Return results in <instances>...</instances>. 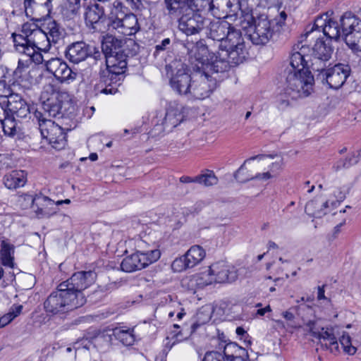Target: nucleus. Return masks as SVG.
<instances>
[{"label":"nucleus","instance_id":"nucleus-39","mask_svg":"<svg viewBox=\"0 0 361 361\" xmlns=\"http://www.w3.org/2000/svg\"><path fill=\"white\" fill-rule=\"evenodd\" d=\"M164 4L171 18H178L184 11L188 10L185 0H164Z\"/></svg>","mask_w":361,"mask_h":361},{"label":"nucleus","instance_id":"nucleus-45","mask_svg":"<svg viewBox=\"0 0 361 361\" xmlns=\"http://www.w3.org/2000/svg\"><path fill=\"white\" fill-rule=\"evenodd\" d=\"M195 183H198L204 186H212L217 184L218 178L214 171L207 170L204 173L195 177Z\"/></svg>","mask_w":361,"mask_h":361},{"label":"nucleus","instance_id":"nucleus-35","mask_svg":"<svg viewBox=\"0 0 361 361\" xmlns=\"http://www.w3.org/2000/svg\"><path fill=\"white\" fill-rule=\"evenodd\" d=\"M43 30L51 43L54 44L62 39L65 35L64 29L54 20L49 19L44 23Z\"/></svg>","mask_w":361,"mask_h":361},{"label":"nucleus","instance_id":"nucleus-8","mask_svg":"<svg viewBox=\"0 0 361 361\" xmlns=\"http://www.w3.org/2000/svg\"><path fill=\"white\" fill-rule=\"evenodd\" d=\"M34 116L37 119L41 135L52 147L59 150L65 147L67 140L63 129L54 121L46 118L41 111L36 110Z\"/></svg>","mask_w":361,"mask_h":361},{"label":"nucleus","instance_id":"nucleus-53","mask_svg":"<svg viewBox=\"0 0 361 361\" xmlns=\"http://www.w3.org/2000/svg\"><path fill=\"white\" fill-rule=\"evenodd\" d=\"M224 357L219 351L207 352L204 357L203 361H223Z\"/></svg>","mask_w":361,"mask_h":361},{"label":"nucleus","instance_id":"nucleus-30","mask_svg":"<svg viewBox=\"0 0 361 361\" xmlns=\"http://www.w3.org/2000/svg\"><path fill=\"white\" fill-rule=\"evenodd\" d=\"M338 195H335V197L337 199L336 201L331 202L332 207H336L337 203L342 202L345 197L344 195L341 192L338 191ZM329 200L322 203H320L317 200H312L306 204L305 210L308 215L316 218H320L326 214L325 209L329 207Z\"/></svg>","mask_w":361,"mask_h":361},{"label":"nucleus","instance_id":"nucleus-2","mask_svg":"<svg viewBox=\"0 0 361 361\" xmlns=\"http://www.w3.org/2000/svg\"><path fill=\"white\" fill-rule=\"evenodd\" d=\"M187 110L188 108L178 101L167 102L165 113L157 112L152 120V135L157 136L171 132L185 120Z\"/></svg>","mask_w":361,"mask_h":361},{"label":"nucleus","instance_id":"nucleus-25","mask_svg":"<svg viewBox=\"0 0 361 361\" xmlns=\"http://www.w3.org/2000/svg\"><path fill=\"white\" fill-rule=\"evenodd\" d=\"M209 268L214 283L232 282L237 279L235 268L225 262L214 263Z\"/></svg>","mask_w":361,"mask_h":361},{"label":"nucleus","instance_id":"nucleus-29","mask_svg":"<svg viewBox=\"0 0 361 361\" xmlns=\"http://www.w3.org/2000/svg\"><path fill=\"white\" fill-rule=\"evenodd\" d=\"M214 283V279L209 267L204 271L192 275L182 281L183 286L194 292L197 289L203 288Z\"/></svg>","mask_w":361,"mask_h":361},{"label":"nucleus","instance_id":"nucleus-49","mask_svg":"<svg viewBox=\"0 0 361 361\" xmlns=\"http://www.w3.org/2000/svg\"><path fill=\"white\" fill-rule=\"evenodd\" d=\"M21 310V305L11 307L8 313L5 314L0 318V328L4 327L8 324L14 318L20 314Z\"/></svg>","mask_w":361,"mask_h":361},{"label":"nucleus","instance_id":"nucleus-13","mask_svg":"<svg viewBox=\"0 0 361 361\" xmlns=\"http://www.w3.org/2000/svg\"><path fill=\"white\" fill-rule=\"evenodd\" d=\"M333 49L323 38H318L312 49L308 51L310 68L314 71L322 72L326 66V62L331 59Z\"/></svg>","mask_w":361,"mask_h":361},{"label":"nucleus","instance_id":"nucleus-62","mask_svg":"<svg viewBox=\"0 0 361 361\" xmlns=\"http://www.w3.org/2000/svg\"><path fill=\"white\" fill-rule=\"evenodd\" d=\"M279 20H278L277 22V24L280 26V27H282L284 23H285V20L287 18V15L286 13L284 12V11H282L280 13V16H279Z\"/></svg>","mask_w":361,"mask_h":361},{"label":"nucleus","instance_id":"nucleus-44","mask_svg":"<svg viewBox=\"0 0 361 361\" xmlns=\"http://www.w3.org/2000/svg\"><path fill=\"white\" fill-rule=\"evenodd\" d=\"M61 105L59 102H54L48 99L43 104L44 113L42 114L46 117L55 118L61 113Z\"/></svg>","mask_w":361,"mask_h":361},{"label":"nucleus","instance_id":"nucleus-41","mask_svg":"<svg viewBox=\"0 0 361 361\" xmlns=\"http://www.w3.org/2000/svg\"><path fill=\"white\" fill-rule=\"evenodd\" d=\"M1 259L2 264L4 266L13 268L14 266L13 262V253H14V247L13 245L10 244L6 240H3L1 242Z\"/></svg>","mask_w":361,"mask_h":361},{"label":"nucleus","instance_id":"nucleus-37","mask_svg":"<svg viewBox=\"0 0 361 361\" xmlns=\"http://www.w3.org/2000/svg\"><path fill=\"white\" fill-rule=\"evenodd\" d=\"M32 37L29 42V46L34 47L37 50L44 52L49 50L51 42L43 29L39 28L36 30Z\"/></svg>","mask_w":361,"mask_h":361},{"label":"nucleus","instance_id":"nucleus-60","mask_svg":"<svg viewBox=\"0 0 361 361\" xmlns=\"http://www.w3.org/2000/svg\"><path fill=\"white\" fill-rule=\"evenodd\" d=\"M104 54V52L99 51L98 49H97L94 47H92V55L94 59L98 60L101 58V56Z\"/></svg>","mask_w":361,"mask_h":361},{"label":"nucleus","instance_id":"nucleus-17","mask_svg":"<svg viewBox=\"0 0 361 361\" xmlns=\"http://www.w3.org/2000/svg\"><path fill=\"white\" fill-rule=\"evenodd\" d=\"M44 66L46 70L52 73L61 82L69 84L73 82L78 75V73L73 71L65 61L59 58L47 60Z\"/></svg>","mask_w":361,"mask_h":361},{"label":"nucleus","instance_id":"nucleus-32","mask_svg":"<svg viewBox=\"0 0 361 361\" xmlns=\"http://www.w3.org/2000/svg\"><path fill=\"white\" fill-rule=\"evenodd\" d=\"M39 28L35 23H26L23 25L20 34L13 33L12 37L16 49H18V47H20L28 46L34 32Z\"/></svg>","mask_w":361,"mask_h":361},{"label":"nucleus","instance_id":"nucleus-50","mask_svg":"<svg viewBox=\"0 0 361 361\" xmlns=\"http://www.w3.org/2000/svg\"><path fill=\"white\" fill-rule=\"evenodd\" d=\"M51 0H25V9L27 15L32 12L35 6H45L48 11L50 10Z\"/></svg>","mask_w":361,"mask_h":361},{"label":"nucleus","instance_id":"nucleus-15","mask_svg":"<svg viewBox=\"0 0 361 361\" xmlns=\"http://www.w3.org/2000/svg\"><path fill=\"white\" fill-rule=\"evenodd\" d=\"M96 278L97 274L93 271H81L74 273L70 279L62 283L74 295H81L85 303L86 298L82 291L93 284Z\"/></svg>","mask_w":361,"mask_h":361},{"label":"nucleus","instance_id":"nucleus-27","mask_svg":"<svg viewBox=\"0 0 361 361\" xmlns=\"http://www.w3.org/2000/svg\"><path fill=\"white\" fill-rule=\"evenodd\" d=\"M92 55V46L84 42L70 44L66 50V57L71 62L78 63Z\"/></svg>","mask_w":361,"mask_h":361},{"label":"nucleus","instance_id":"nucleus-58","mask_svg":"<svg viewBox=\"0 0 361 361\" xmlns=\"http://www.w3.org/2000/svg\"><path fill=\"white\" fill-rule=\"evenodd\" d=\"M8 114L9 112L6 107V102L4 104L0 103V122L2 121Z\"/></svg>","mask_w":361,"mask_h":361},{"label":"nucleus","instance_id":"nucleus-4","mask_svg":"<svg viewBox=\"0 0 361 361\" xmlns=\"http://www.w3.org/2000/svg\"><path fill=\"white\" fill-rule=\"evenodd\" d=\"M102 49L106 59V65L109 75V83L101 92L114 94L117 92V87L111 85V83L120 82L123 74L127 69L126 55L121 51H117L110 48L108 42L102 44Z\"/></svg>","mask_w":361,"mask_h":361},{"label":"nucleus","instance_id":"nucleus-16","mask_svg":"<svg viewBox=\"0 0 361 361\" xmlns=\"http://www.w3.org/2000/svg\"><path fill=\"white\" fill-rule=\"evenodd\" d=\"M205 256V250L201 246L193 245L184 255L176 258L172 262L171 268L176 272H180L186 269L192 268L200 264Z\"/></svg>","mask_w":361,"mask_h":361},{"label":"nucleus","instance_id":"nucleus-48","mask_svg":"<svg viewBox=\"0 0 361 361\" xmlns=\"http://www.w3.org/2000/svg\"><path fill=\"white\" fill-rule=\"evenodd\" d=\"M358 154L353 153L345 159L338 161L333 166L335 171L342 169L349 168L358 162Z\"/></svg>","mask_w":361,"mask_h":361},{"label":"nucleus","instance_id":"nucleus-31","mask_svg":"<svg viewBox=\"0 0 361 361\" xmlns=\"http://www.w3.org/2000/svg\"><path fill=\"white\" fill-rule=\"evenodd\" d=\"M310 330L312 336L319 339L322 345H324L327 349H329L331 353L338 351V343L337 342V338L332 329L322 328L321 330L319 331L310 327Z\"/></svg>","mask_w":361,"mask_h":361},{"label":"nucleus","instance_id":"nucleus-26","mask_svg":"<svg viewBox=\"0 0 361 361\" xmlns=\"http://www.w3.org/2000/svg\"><path fill=\"white\" fill-rule=\"evenodd\" d=\"M211 13L218 19L235 14L240 8V0H212Z\"/></svg>","mask_w":361,"mask_h":361},{"label":"nucleus","instance_id":"nucleus-23","mask_svg":"<svg viewBox=\"0 0 361 361\" xmlns=\"http://www.w3.org/2000/svg\"><path fill=\"white\" fill-rule=\"evenodd\" d=\"M240 63H233L231 59L225 56V51H221L218 53H212L209 60L204 68L209 74L224 73L229 70L231 66H237Z\"/></svg>","mask_w":361,"mask_h":361},{"label":"nucleus","instance_id":"nucleus-12","mask_svg":"<svg viewBox=\"0 0 361 361\" xmlns=\"http://www.w3.org/2000/svg\"><path fill=\"white\" fill-rule=\"evenodd\" d=\"M175 73L171 77L170 86L173 91L180 96L189 98L192 74L189 73V68L185 63H173Z\"/></svg>","mask_w":361,"mask_h":361},{"label":"nucleus","instance_id":"nucleus-6","mask_svg":"<svg viewBox=\"0 0 361 361\" xmlns=\"http://www.w3.org/2000/svg\"><path fill=\"white\" fill-rule=\"evenodd\" d=\"M242 27L253 44L265 45L272 39L274 30L273 23L267 16L261 15L257 18L250 17L244 22Z\"/></svg>","mask_w":361,"mask_h":361},{"label":"nucleus","instance_id":"nucleus-18","mask_svg":"<svg viewBox=\"0 0 361 361\" xmlns=\"http://www.w3.org/2000/svg\"><path fill=\"white\" fill-rule=\"evenodd\" d=\"M350 68L348 65L338 63L326 70L324 68L320 73L329 87L337 90L344 84L350 75Z\"/></svg>","mask_w":361,"mask_h":361},{"label":"nucleus","instance_id":"nucleus-57","mask_svg":"<svg viewBox=\"0 0 361 361\" xmlns=\"http://www.w3.org/2000/svg\"><path fill=\"white\" fill-rule=\"evenodd\" d=\"M27 196H32L31 195H28V194H23L22 195H20L19 197H18V204L20 205V207L24 209H27V208H30V207H32L33 209L35 208V205H28V206H25V205H27V198H25V197Z\"/></svg>","mask_w":361,"mask_h":361},{"label":"nucleus","instance_id":"nucleus-61","mask_svg":"<svg viewBox=\"0 0 361 361\" xmlns=\"http://www.w3.org/2000/svg\"><path fill=\"white\" fill-rule=\"evenodd\" d=\"M324 286L318 287L317 299L318 300H326V298L324 295Z\"/></svg>","mask_w":361,"mask_h":361},{"label":"nucleus","instance_id":"nucleus-34","mask_svg":"<svg viewBox=\"0 0 361 361\" xmlns=\"http://www.w3.org/2000/svg\"><path fill=\"white\" fill-rule=\"evenodd\" d=\"M4 184L9 190L23 187L27 183V173L24 171L16 170L4 176Z\"/></svg>","mask_w":361,"mask_h":361},{"label":"nucleus","instance_id":"nucleus-42","mask_svg":"<svg viewBox=\"0 0 361 361\" xmlns=\"http://www.w3.org/2000/svg\"><path fill=\"white\" fill-rule=\"evenodd\" d=\"M133 331L130 329L116 328L114 329L113 334L124 345L128 346L132 345L135 342V336Z\"/></svg>","mask_w":361,"mask_h":361},{"label":"nucleus","instance_id":"nucleus-1","mask_svg":"<svg viewBox=\"0 0 361 361\" xmlns=\"http://www.w3.org/2000/svg\"><path fill=\"white\" fill-rule=\"evenodd\" d=\"M208 35L220 42L219 50L225 51V56L229 57L233 63H243L247 51L240 30L220 19L208 22Z\"/></svg>","mask_w":361,"mask_h":361},{"label":"nucleus","instance_id":"nucleus-7","mask_svg":"<svg viewBox=\"0 0 361 361\" xmlns=\"http://www.w3.org/2000/svg\"><path fill=\"white\" fill-rule=\"evenodd\" d=\"M314 77L310 71L288 72L285 94L291 99L309 96L313 90Z\"/></svg>","mask_w":361,"mask_h":361},{"label":"nucleus","instance_id":"nucleus-52","mask_svg":"<svg viewBox=\"0 0 361 361\" xmlns=\"http://www.w3.org/2000/svg\"><path fill=\"white\" fill-rule=\"evenodd\" d=\"M4 274V270L0 267V281H1L2 276ZM13 291V287L12 286L6 283L4 281H1L0 285V293L3 294L4 297L6 298H10L12 295V292Z\"/></svg>","mask_w":361,"mask_h":361},{"label":"nucleus","instance_id":"nucleus-63","mask_svg":"<svg viewBox=\"0 0 361 361\" xmlns=\"http://www.w3.org/2000/svg\"><path fill=\"white\" fill-rule=\"evenodd\" d=\"M283 317L289 322L293 321L295 316L294 314L290 312V311H286L282 313Z\"/></svg>","mask_w":361,"mask_h":361},{"label":"nucleus","instance_id":"nucleus-47","mask_svg":"<svg viewBox=\"0 0 361 361\" xmlns=\"http://www.w3.org/2000/svg\"><path fill=\"white\" fill-rule=\"evenodd\" d=\"M212 0H188L187 6L194 11H212Z\"/></svg>","mask_w":361,"mask_h":361},{"label":"nucleus","instance_id":"nucleus-14","mask_svg":"<svg viewBox=\"0 0 361 361\" xmlns=\"http://www.w3.org/2000/svg\"><path fill=\"white\" fill-rule=\"evenodd\" d=\"M177 18H179L178 27L187 35L199 33L207 24L209 20L199 13H195L188 6Z\"/></svg>","mask_w":361,"mask_h":361},{"label":"nucleus","instance_id":"nucleus-54","mask_svg":"<svg viewBox=\"0 0 361 361\" xmlns=\"http://www.w3.org/2000/svg\"><path fill=\"white\" fill-rule=\"evenodd\" d=\"M288 97V94H286L285 92L281 94L277 99V107L279 110H284L290 105V100L286 99V97Z\"/></svg>","mask_w":361,"mask_h":361},{"label":"nucleus","instance_id":"nucleus-20","mask_svg":"<svg viewBox=\"0 0 361 361\" xmlns=\"http://www.w3.org/2000/svg\"><path fill=\"white\" fill-rule=\"evenodd\" d=\"M188 49V54L191 63H194L197 70L204 71L206 68L207 63L209 60L210 53L207 47L202 41H199L196 44L188 42L185 45Z\"/></svg>","mask_w":361,"mask_h":361},{"label":"nucleus","instance_id":"nucleus-3","mask_svg":"<svg viewBox=\"0 0 361 361\" xmlns=\"http://www.w3.org/2000/svg\"><path fill=\"white\" fill-rule=\"evenodd\" d=\"M84 304L85 300L81 295H74L61 283L57 289L47 297L44 302V307L47 313L56 314L73 310Z\"/></svg>","mask_w":361,"mask_h":361},{"label":"nucleus","instance_id":"nucleus-24","mask_svg":"<svg viewBox=\"0 0 361 361\" xmlns=\"http://www.w3.org/2000/svg\"><path fill=\"white\" fill-rule=\"evenodd\" d=\"M296 49L299 51H295L291 54L290 58V68L288 69V72L298 71L300 72H304V71H309L306 67L308 66V62H310L308 53V51H310V47L305 44L299 43L296 45V47L294 48V50Z\"/></svg>","mask_w":361,"mask_h":361},{"label":"nucleus","instance_id":"nucleus-59","mask_svg":"<svg viewBox=\"0 0 361 361\" xmlns=\"http://www.w3.org/2000/svg\"><path fill=\"white\" fill-rule=\"evenodd\" d=\"M282 165L283 164L281 160L272 163L270 166V171L272 173H276L275 172L279 171L282 169Z\"/></svg>","mask_w":361,"mask_h":361},{"label":"nucleus","instance_id":"nucleus-33","mask_svg":"<svg viewBox=\"0 0 361 361\" xmlns=\"http://www.w3.org/2000/svg\"><path fill=\"white\" fill-rule=\"evenodd\" d=\"M267 158V156L265 155H257L255 157H252L250 159L245 161L244 164L238 169V171L235 173L234 177L235 180H237L239 182H246L249 180H267L272 178H275L277 176V173H274L271 171L264 172V173H258L255 176L252 177H247V178H242L240 176L241 172L244 170L245 164L251 161V160H255L258 159L259 161L264 160Z\"/></svg>","mask_w":361,"mask_h":361},{"label":"nucleus","instance_id":"nucleus-22","mask_svg":"<svg viewBox=\"0 0 361 361\" xmlns=\"http://www.w3.org/2000/svg\"><path fill=\"white\" fill-rule=\"evenodd\" d=\"M84 16L87 26L98 30L100 20L104 16V7L96 2L95 0H84Z\"/></svg>","mask_w":361,"mask_h":361},{"label":"nucleus","instance_id":"nucleus-43","mask_svg":"<svg viewBox=\"0 0 361 361\" xmlns=\"http://www.w3.org/2000/svg\"><path fill=\"white\" fill-rule=\"evenodd\" d=\"M0 127L2 128L4 134L9 137H13L17 132V123L14 116L8 114L2 121L0 122Z\"/></svg>","mask_w":361,"mask_h":361},{"label":"nucleus","instance_id":"nucleus-46","mask_svg":"<svg viewBox=\"0 0 361 361\" xmlns=\"http://www.w3.org/2000/svg\"><path fill=\"white\" fill-rule=\"evenodd\" d=\"M30 66V61H28L27 59H20L18 60V67L13 72L15 78L17 80H20L21 81L25 80L29 73Z\"/></svg>","mask_w":361,"mask_h":361},{"label":"nucleus","instance_id":"nucleus-51","mask_svg":"<svg viewBox=\"0 0 361 361\" xmlns=\"http://www.w3.org/2000/svg\"><path fill=\"white\" fill-rule=\"evenodd\" d=\"M340 343L346 353L349 355H354L355 353L356 348L351 345L350 338L348 335H343L340 338Z\"/></svg>","mask_w":361,"mask_h":361},{"label":"nucleus","instance_id":"nucleus-64","mask_svg":"<svg viewBox=\"0 0 361 361\" xmlns=\"http://www.w3.org/2000/svg\"><path fill=\"white\" fill-rule=\"evenodd\" d=\"M259 3L264 6H272L278 2V0H258Z\"/></svg>","mask_w":361,"mask_h":361},{"label":"nucleus","instance_id":"nucleus-28","mask_svg":"<svg viewBox=\"0 0 361 361\" xmlns=\"http://www.w3.org/2000/svg\"><path fill=\"white\" fill-rule=\"evenodd\" d=\"M6 107L10 114L20 118L30 114V108L26 101L18 94H12L6 100Z\"/></svg>","mask_w":361,"mask_h":361},{"label":"nucleus","instance_id":"nucleus-11","mask_svg":"<svg viewBox=\"0 0 361 361\" xmlns=\"http://www.w3.org/2000/svg\"><path fill=\"white\" fill-rule=\"evenodd\" d=\"M160 257V252L157 249L138 250L135 253L125 257L121 264V269L125 272H133L145 268L156 262Z\"/></svg>","mask_w":361,"mask_h":361},{"label":"nucleus","instance_id":"nucleus-21","mask_svg":"<svg viewBox=\"0 0 361 361\" xmlns=\"http://www.w3.org/2000/svg\"><path fill=\"white\" fill-rule=\"evenodd\" d=\"M314 27L315 29H312L311 32L307 33V37L313 36L316 30L322 31L324 35L329 39L335 40L339 39L342 37V32H341L340 26L338 23L325 14L318 17L315 21Z\"/></svg>","mask_w":361,"mask_h":361},{"label":"nucleus","instance_id":"nucleus-56","mask_svg":"<svg viewBox=\"0 0 361 361\" xmlns=\"http://www.w3.org/2000/svg\"><path fill=\"white\" fill-rule=\"evenodd\" d=\"M171 44V39L169 38L164 39L159 44L155 47L154 55H157L160 51L166 50Z\"/></svg>","mask_w":361,"mask_h":361},{"label":"nucleus","instance_id":"nucleus-40","mask_svg":"<svg viewBox=\"0 0 361 361\" xmlns=\"http://www.w3.org/2000/svg\"><path fill=\"white\" fill-rule=\"evenodd\" d=\"M16 51L27 56V59L30 61V64L32 62H34L36 64H40L44 61H47L44 60L42 54H41V51L37 50V48H35L34 47H31L29 45L27 47H18V49H16Z\"/></svg>","mask_w":361,"mask_h":361},{"label":"nucleus","instance_id":"nucleus-10","mask_svg":"<svg viewBox=\"0 0 361 361\" xmlns=\"http://www.w3.org/2000/svg\"><path fill=\"white\" fill-rule=\"evenodd\" d=\"M190 99L203 100L210 97L217 86L216 78L205 70H197L192 73Z\"/></svg>","mask_w":361,"mask_h":361},{"label":"nucleus","instance_id":"nucleus-55","mask_svg":"<svg viewBox=\"0 0 361 361\" xmlns=\"http://www.w3.org/2000/svg\"><path fill=\"white\" fill-rule=\"evenodd\" d=\"M11 94L10 87L6 85L5 80H0V98H8Z\"/></svg>","mask_w":361,"mask_h":361},{"label":"nucleus","instance_id":"nucleus-5","mask_svg":"<svg viewBox=\"0 0 361 361\" xmlns=\"http://www.w3.org/2000/svg\"><path fill=\"white\" fill-rule=\"evenodd\" d=\"M109 26L123 35H133L140 30L137 16L127 13L122 4L116 1L108 14Z\"/></svg>","mask_w":361,"mask_h":361},{"label":"nucleus","instance_id":"nucleus-19","mask_svg":"<svg viewBox=\"0 0 361 361\" xmlns=\"http://www.w3.org/2000/svg\"><path fill=\"white\" fill-rule=\"evenodd\" d=\"M27 206L35 205L34 210L39 217H50L57 212L56 202L42 193L35 197L27 196ZM26 207V205H25Z\"/></svg>","mask_w":361,"mask_h":361},{"label":"nucleus","instance_id":"nucleus-36","mask_svg":"<svg viewBox=\"0 0 361 361\" xmlns=\"http://www.w3.org/2000/svg\"><path fill=\"white\" fill-rule=\"evenodd\" d=\"M84 0H64L61 6V13L66 19H73L80 13L83 7Z\"/></svg>","mask_w":361,"mask_h":361},{"label":"nucleus","instance_id":"nucleus-38","mask_svg":"<svg viewBox=\"0 0 361 361\" xmlns=\"http://www.w3.org/2000/svg\"><path fill=\"white\" fill-rule=\"evenodd\" d=\"M219 350H223L224 361H231V360L246 354L245 348L233 342L226 344H224L223 342L219 343Z\"/></svg>","mask_w":361,"mask_h":361},{"label":"nucleus","instance_id":"nucleus-9","mask_svg":"<svg viewBox=\"0 0 361 361\" xmlns=\"http://www.w3.org/2000/svg\"><path fill=\"white\" fill-rule=\"evenodd\" d=\"M342 38L354 52L361 51V20L351 13H345L340 19Z\"/></svg>","mask_w":361,"mask_h":361}]
</instances>
